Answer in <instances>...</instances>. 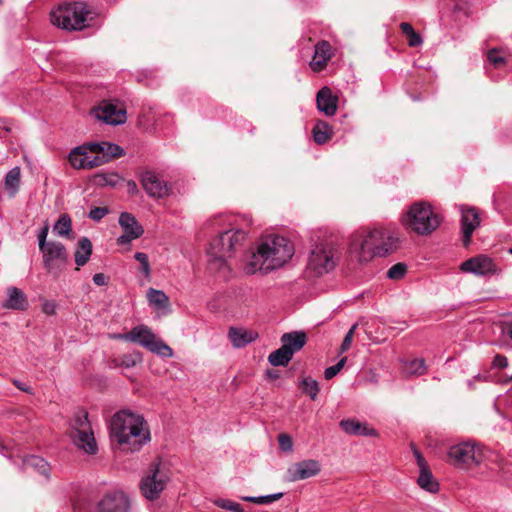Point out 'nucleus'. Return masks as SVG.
<instances>
[{"label": "nucleus", "instance_id": "50", "mask_svg": "<svg viewBox=\"0 0 512 512\" xmlns=\"http://www.w3.org/2000/svg\"><path fill=\"white\" fill-rule=\"evenodd\" d=\"M109 212L106 207H94L89 212V218L94 221H100Z\"/></svg>", "mask_w": 512, "mask_h": 512}, {"label": "nucleus", "instance_id": "47", "mask_svg": "<svg viewBox=\"0 0 512 512\" xmlns=\"http://www.w3.org/2000/svg\"><path fill=\"white\" fill-rule=\"evenodd\" d=\"M346 361H347V357H343L339 360V362L337 364L326 368V370L324 372L325 379L330 380L333 377H335L341 371V369L344 367Z\"/></svg>", "mask_w": 512, "mask_h": 512}, {"label": "nucleus", "instance_id": "4", "mask_svg": "<svg viewBox=\"0 0 512 512\" xmlns=\"http://www.w3.org/2000/svg\"><path fill=\"white\" fill-rule=\"evenodd\" d=\"M246 238V232L241 229H230L220 233L209 245V268L220 270L227 265V258L231 257L238 246Z\"/></svg>", "mask_w": 512, "mask_h": 512}, {"label": "nucleus", "instance_id": "12", "mask_svg": "<svg viewBox=\"0 0 512 512\" xmlns=\"http://www.w3.org/2000/svg\"><path fill=\"white\" fill-rule=\"evenodd\" d=\"M460 270L477 276H485L487 274H494L497 271V268L496 264L490 257L481 254L462 262Z\"/></svg>", "mask_w": 512, "mask_h": 512}, {"label": "nucleus", "instance_id": "42", "mask_svg": "<svg viewBox=\"0 0 512 512\" xmlns=\"http://www.w3.org/2000/svg\"><path fill=\"white\" fill-rule=\"evenodd\" d=\"M301 389L305 393L309 394L312 400H315V398L319 392L318 383L311 378L303 379V381L301 383Z\"/></svg>", "mask_w": 512, "mask_h": 512}, {"label": "nucleus", "instance_id": "38", "mask_svg": "<svg viewBox=\"0 0 512 512\" xmlns=\"http://www.w3.org/2000/svg\"><path fill=\"white\" fill-rule=\"evenodd\" d=\"M426 371L425 361L423 359H413L405 363L403 372L408 376H420Z\"/></svg>", "mask_w": 512, "mask_h": 512}, {"label": "nucleus", "instance_id": "29", "mask_svg": "<svg viewBox=\"0 0 512 512\" xmlns=\"http://www.w3.org/2000/svg\"><path fill=\"white\" fill-rule=\"evenodd\" d=\"M292 357V351L286 346H281L268 356V361L273 366H287Z\"/></svg>", "mask_w": 512, "mask_h": 512}, {"label": "nucleus", "instance_id": "57", "mask_svg": "<svg viewBox=\"0 0 512 512\" xmlns=\"http://www.w3.org/2000/svg\"><path fill=\"white\" fill-rule=\"evenodd\" d=\"M13 384L18 388L20 389L21 391H24V392H27V393H31V388L29 386H27L26 384L18 381V380H14L13 381Z\"/></svg>", "mask_w": 512, "mask_h": 512}, {"label": "nucleus", "instance_id": "51", "mask_svg": "<svg viewBox=\"0 0 512 512\" xmlns=\"http://www.w3.org/2000/svg\"><path fill=\"white\" fill-rule=\"evenodd\" d=\"M48 231H49V225H48V223H46L43 226V228L41 229L40 233L38 234V244H39L40 251L44 250L49 245V242L46 240Z\"/></svg>", "mask_w": 512, "mask_h": 512}, {"label": "nucleus", "instance_id": "3", "mask_svg": "<svg viewBox=\"0 0 512 512\" xmlns=\"http://www.w3.org/2000/svg\"><path fill=\"white\" fill-rule=\"evenodd\" d=\"M394 235L387 229L375 228L354 234L350 250L356 253L359 262H369L375 256H386L397 248Z\"/></svg>", "mask_w": 512, "mask_h": 512}, {"label": "nucleus", "instance_id": "39", "mask_svg": "<svg viewBox=\"0 0 512 512\" xmlns=\"http://www.w3.org/2000/svg\"><path fill=\"white\" fill-rule=\"evenodd\" d=\"M96 183L99 185L116 186L121 180L120 176L116 173H100L95 175Z\"/></svg>", "mask_w": 512, "mask_h": 512}, {"label": "nucleus", "instance_id": "30", "mask_svg": "<svg viewBox=\"0 0 512 512\" xmlns=\"http://www.w3.org/2000/svg\"><path fill=\"white\" fill-rule=\"evenodd\" d=\"M312 132H313L314 141L319 145L326 143L332 137V129L329 126V124L324 121H319L313 127Z\"/></svg>", "mask_w": 512, "mask_h": 512}, {"label": "nucleus", "instance_id": "31", "mask_svg": "<svg viewBox=\"0 0 512 512\" xmlns=\"http://www.w3.org/2000/svg\"><path fill=\"white\" fill-rule=\"evenodd\" d=\"M142 356L138 351H134L128 354H124L118 358H114L111 361L113 367H134L137 363L141 362Z\"/></svg>", "mask_w": 512, "mask_h": 512}, {"label": "nucleus", "instance_id": "34", "mask_svg": "<svg viewBox=\"0 0 512 512\" xmlns=\"http://www.w3.org/2000/svg\"><path fill=\"white\" fill-rule=\"evenodd\" d=\"M26 469L31 468L40 473L41 475L48 476L49 464L41 457L31 455L24 460Z\"/></svg>", "mask_w": 512, "mask_h": 512}, {"label": "nucleus", "instance_id": "7", "mask_svg": "<svg viewBox=\"0 0 512 512\" xmlns=\"http://www.w3.org/2000/svg\"><path fill=\"white\" fill-rule=\"evenodd\" d=\"M171 479L170 469L161 460L153 461L140 482V492L148 500H156Z\"/></svg>", "mask_w": 512, "mask_h": 512}, {"label": "nucleus", "instance_id": "54", "mask_svg": "<svg viewBox=\"0 0 512 512\" xmlns=\"http://www.w3.org/2000/svg\"><path fill=\"white\" fill-rule=\"evenodd\" d=\"M93 282L98 286L106 285L108 278L103 273H96L93 276Z\"/></svg>", "mask_w": 512, "mask_h": 512}, {"label": "nucleus", "instance_id": "33", "mask_svg": "<svg viewBox=\"0 0 512 512\" xmlns=\"http://www.w3.org/2000/svg\"><path fill=\"white\" fill-rule=\"evenodd\" d=\"M92 149L91 143L83 144L79 147L74 148L69 154V162L72 167L76 169H85L84 164V150Z\"/></svg>", "mask_w": 512, "mask_h": 512}, {"label": "nucleus", "instance_id": "22", "mask_svg": "<svg viewBox=\"0 0 512 512\" xmlns=\"http://www.w3.org/2000/svg\"><path fill=\"white\" fill-rule=\"evenodd\" d=\"M317 108L327 116H333L337 111L338 97L333 95L329 87H323L316 95Z\"/></svg>", "mask_w": 512, "mask_h": 512}, {"label": "nucleus", "instance_id": "59", "mask_svg": "<svg viewBox=\"0 0 512 512\" xmlns=\"http://www.w3.org/2000/svg\"><path fill=\"white\" fill-rule=\"evenodd\" d=\"M506 333L509 335V337L512 340V323L507 327Z\"/></svg>", "mask_w": 512, "mask_h": 512}, {"label": "nucleus", "instance_id": "45", "mask_svg": "<svg viewBox=\"0 0 512 512\" xmlns=\"http://www.w3.org/2000/svg\"><path fill=\"white\" fill-rule=\"evenodd\" d=\"M215 504L218 507L229 510L231 512H244V508L242 507V505L228 499H217L215 501Z\"/></svg>", "mask_w": 512, "mask_h": 512}, {"label": "nucleus", "instance_id": "1", "mask_svg": "<svg viewBox=\"0 0 512 512\" xmlns=\"http://www.w3.org/2000/svg\"><path fill=\"white\" fill-rule=\"evenodd\" d=\"M294 254V246L287 238L279 235H267L262 238L257 251L252 254L247 272L262 271L268 273L284 265Z\"/></svg>", "mask_w": 512, "mask_h": 512}, {"label": "nucleus", "instance_id": "58", "mask_svg": "<svg viewBox=\"0 0 512 512\" xmlns=\"http://www.w3.org/2000/svg\"><path fill=\"white\" fill-rule=\"evenodd\" d=\"M267 375L271 379H277L279 377V374L276 370H268Z\"/></svg>", "mask_w": 512, "mask_h": 512}, {"label": "nucleus", "instance_id": "18", "mask_svg": "<svg viewBox=\"0 0 512 512\" xmlns=\"http://www.w3.org/2000/svg\"><path fill=\"white\" fill-rule=\"evenodd\" d=\"M320 464L318 461L309 459L303 460L291 465L288 469L290 481H298L308 479L320 472Z\"/></svg>", "mask_w": 512, "mask_h": 512}, {"label": "nucleus", "instance_id": "52", "mask_svg": "<svg viewBox=\"0 0 512 512\" xmlns=\"http://www.w3.org/2000/svg\"><path fill=\"white\" fill-rule=\"evenodd\" d=\"M278 442L282 450L289 451L292 449L293 442L288 434H280L278 436Z\"/></svg>", "mask_w": 512, "mask_h": 512}, {"label": "nucleus", "instance_id": "14", "mask_svg": "<svg viewBox=\"0 0 512 512\" xmlns=\"http://www.w3.org/2000/svg\"><path fill=\"white\" fill-rule=\"evenodd\" d=\"M141 184L143 189L150 197L164 198L169 195L170 188L167 183L162 181L154 172L145 171L141 175Z\"/></svg>", "mask_w": 512, "mask_h": 512}, {"label": "nucleus", "instance_id": "53", "mask_svg": "<svg viewBox=\"0 0 512 512\" xmlns=\"http://www.w3.org/2000/svg\"><path fill=\"white\" fill-rule=\"evenodd\" d=\"M493 364L499 368H506L508 366V359L503 355H496L493 360Z\"/></svg>", "mask_w": 512, "mask_h": 512}, {"label": "nucleus", "instance_id": "61", "mask_svg": "<svg viewBox=\"0 0 512 512\" xmlns=\"http://www.w3.org/2000/svg\"><path fill=\"white\" fill-rule=\"evenodd\" d=\"M509 380H512V376L510 377V379H509Z\"/></svg>", "mask_w": 512, "mask_h": 512}, {"label": "nucleus", "instance_id": "41", "mask_svg": "<svg viewBox=\"0 0 512 512\" xmlns=\"http://www.w3.org/2000/svg\"><path fill=\"white\" fill-rule=\"evenodd\" d=\"M151 352L156 353L163 357H172L173 351L172 349L165 344L162 340L156 339L149 349Z\"/></svg>", "mask_w": 512, "mask_h": 512}, {"label": "nucleus", "instance_id": "20", "mask_svg": "<svg viewBox=\"0 0 512 512\" xmlns=\"http://www.w3.org/2000/svg\"><path fill=\"white\" fill-rule=\"evenodd\" d=\"M118 338L125 339L127 341L135 342L140 344L141 346L147 348L148 350L151 348L152 344L157 339L156 336L152 333V331L144 325H139L131 329L128 333L118 335Z\"/></svg>", "mask_w": 512, "mask_h": 512}, {"label": "nucleus", "instance_id": "56", "mask_svg": "<svg viewBox=\"0 0 512 512\" xmlns=\"http://www.w3.org/2000/svg\"><path fill=\"white\" fill-rule=\"evenodd\" d=\"M127 188H128V193L132 194V195L137 194L138 191H139L138 187H137V184L134 181H132V180L128 181Z\"/></svg>", "mask_w": 512, "mask_h": 512}, {"label": "nucleus", "instance_id": "23", "mask_svg": "<svg viewBox=\"0 0 512 512\" xmlns=\"http://www.w3.org/2000/svg\"><path fill=\"white\" fill-rule=\"evenodd\" d=\"M341 429L349 435L378 436L377 431L354 418L343 419L339 423Z\"/></svg>", "mask_w": 512, "mask_h": 512}, {"label": "nucleus", "instance_id": "5", "mask_svg": "<svg viewBox=\"0 0 512 512\" xmlns=\"http://www.w3.org/2000/svg\"><path fill=\"white\" fill-rule=\"evenodd\" d=\"M403 224L419 235H428L440 225V218L424 201L413 203L402 218Z\"/></svg>", "mask_w": 512, "mask_h": 512}, {"label": "nucleus", "instance_id": "25", "mask_svg": "<svg viewBox=\"0 0 512 512\" xmlns=\"http://www.w3.org/2000/svg\"><path fill=\"white\" fill-rule=\"evenodd\" d=\"M282 346L288 347L292 351V355L295 352L300 351L307 342V336L305 332H289L284 333L281 336Z\"/></svg>", "mask_w": 512, "mask_h": 512}, {"label": "nucleus", "instance_id": "10", "mask_svg": "<svg viewBox=\"0 0 512 512\" xmlns=\"http://www.w3.org/2000/svg\"><path fill=\"white\" fill-rule=\"evenodd\" d=\"M70 436L74 444L89 454H95L97 444L88 420V413L77 414L74 418Z\"/></svg>", "mask_w": 512, "mask_h": 512}, {"label": "nucleus", "instance_id": "2", "mask_svg": "<svg viewBox=\"0 0 512 512\" xmlns=\"http://www.w3.org/2000/svg\"><path fill=\"white\" fill-rule=\"evenodd\" d=\"M144 418L127 410L117 412L110 421L111 437L131 451L139 450L149 440Z\"/></svg>", "mask_w": 512, "mask_h": 512}, {"label": "nucleus", "instance_id": "40", "mask_svg": "<svg viewBox=\"0 0 512 512\" xmlns=\"http://www.w3.org/2000/svg\"><path fill=\"white\" fill-rule=\"evenodd\" d=\"M83 156L85 158V169H93L103 165L99 153H93L90 149H87L84 150Z\"/></svg>", "mask_w": 512, "mask_h": 512}, {"label": "nucleus", "instance_id": "43", "mask_svg": "<svg viewBox=\"0 0 512 512\" xmlns=\"http://www.w3.org/2000/svg\"><path fill=\"white\" fill-rule=\"evenodd\" d=\"M283 493H276L260 497H243V500L256 504H269L282 498Z\"/></svg>", "mask_w": 512, "mask_h": 512}, {"label": "nucleus", "instance_id": "49", "mask_svg": "<svg viewBox=\"0 0 512 512\" xmlns=\"http://www.w3.org/2000/svg\"><path fill=\"white\" fill-rule=\"evenodd\" d=\"M134 258L141 264V270L145 273L146 276L150 275V264L148 260V256L145 253L137 252Z\"/></svg>", "mask_w": 512, "mask_h": 512}, {"label": "nucleus", "instance_id": "26", "mask_svg": "<svg viewBox=\"0 0 512 512\" xmlns=\"http://www.w3.org/2000/svg\"><path fill=\"white\" fill-rule=\"evenodd\" d=\"M229 339L234 347H244L252 342L256 336L253 331H247L241 328L231 327L228 332Z\"/></svg>", "mask_w": 512, "mask_h": 512}, {"label": "nucleus", "instance_id": "60", "mask_svg": "<svg viewBox=\"0 0 512 512\" xmlns=\"http://www.w3.org/2000/svg\"><path fill=\"white\" fill-rule=\"evenodd\" d=\"M509 253L512 254V247L509 249Z\"/></svg>", "mask_w": 512, "mask_h": 512}, {"label": "nucleus", "instance_id": "17", "mask_svg": "<svg viewBox=\"0 0 512 512\" xmlns=\"http://www.w3.org/2000/svg\"><path fill=\"white\" fill-rule=\"evenodd\" d=\"M43 254V264L48 272H52L56 262L64 264L68 260V252L65 246L60 242H49V245L41 250Z\"/></svg>", "mask_w": 512, "mask_h": 512}, {"label": "nucleus", "instance_id": "37", "mask_svg": "<svg viewBox=\"0 0 512 512\" xmlns=\"http://www.w3.org/2000/svg\"><path fill=\"white\" fill-rule=\"evenodd\" d=\"M53 231L62 237L69 236L72 231L70 216L68 214H61L53 227Z\"/></svg>", "mask_w": 512, "mask_h": 512}, {"label": "nucleus", "instance_id": "19", "mask_svg": "<svg viewBox=\"0 0 512 512\" xmlns=\"http://www.w3.org/2000/svg\"><path fill=\"white\" fill-rule=\"evenodd\" d=\"M414 455L420 470V474L417 479L418 485L430 493H436L439 490V484L433 477L426 460L417 449L414 450Z\"/></svg>", "mask_w": 512, "mask_h": 512}, {"label": "nucleus", "instance_id": "13", "mask_svg": "<svg viewBox=\"0 0 512 512\" xmlns=\"http://www.w3.org/2000/svg\"><path fill=\"white\" fill-rule=\"evenodd\" d=\"M481 219L478 211L473 207H463L461 213L462 242L468 247L472 241L473 232L480 226Z\"/></svg>", "mask_w": 512, "mask_h": 512}, {"label": "nucleus", "instance_id": "27", "mask_svg": "<svg viewBox=\"0 0 512 512\" xmlns=\"http://www.w3.org/2000/svg\"><path fill=\"white\" fill-rule=\"evenodd\" d=\"M92 254V243L87 237H82L78 241L77 250L74 257L78 266L85 265Z\"/></svg>", "mask_w": 512, "mask_h": 512}, {"label": "nucleus", "instance_id": "6", "mask_svg": "<svg viewBox=\"0 0 512 512\" xmlns=\"http://www.w3.org/2000/svg\"><path fill=\"white\" fill-rule=\"evenodd\" d=\"M88 14L87 5L83 2H64L51 12L50 17L53 25L72 31L84 28Z\"/></svg>", "mask_w": 512, "mask_h": 512}, {"label": "nucleus", "instance_id": "46", "mask_svg": "<svg viewBox=\"0 0 512 512\" xmlns=\"http://www.w3.org/2000/svg\"><path fill=\"white\" fill-rule=\"evenodd\" d=\"M407 271V266L404 263H397L393 265L388 271L387 276L390 279H401Z\"/></svg>", "mask_w": 512, "mask_h": 512}, {"label": "nucleus", "instance_id": "15", "mask_svg": "<svg viewBox=\"0 0 512 512\" xmlns=\"http://www.w3.org/2000/svg\"><path fill=\"white\" fill-rule=\"evenodd\" d=\"M119 224L124 233L117 239L118 244L130 243L132 240L139 238L144 232L136 218L128 212L121 213Z\"/></svg>", "mask_w": 512, "mask_h": 512}, {"label": "nucleus", "instance_id": "55", "mask_svg": "<svg viewBox=\"0 0 512 512\" xmlns=\"http://www.w3.org/2000/svg\"><path fill=\"white\" fill-rule=\"evenodd\" d=\"M42 310L47 315H53L55 313V304L53 302H45Z\"/></svg>", "mask_w": 512, "mask_h": 512}, {"label": "nucleus", "instance_id": "24", "mask_svg": "<svg viewBox=\"0 0 512 512\" xmlns=\"http://www.w3.org/2000/svg\"><path fill=\"white\" fill-rule=\"evenodd\" d=\"M91 148V152L99 153L102 164L119 158L124 154V151L120 146L107 142L91 143Z\"/></svg>", "mask_w": 512, "mask_h": 512}, {"label": "nucleus", "instance_id": "16", "mask_svg": "<svg viewBox=\"0 0 512 512\" xmlns=\"http://www.w3.org/2000/svg\"><path fill=\"white\" fill-rule=\"evenodd\" d=\"M95 116L107 124H121L126 120V110L111 102L103 101L94 110Z\"/></svg>", "mask_w": 512, "mask_h": 512}, {"label": "nucleus", "instance_id": "8", "mask_svg": "<svg viewBox=\"0 0 512 512\" xmlns=\"http://www.w3.org/2000/svg\"><path fill=\"white\" fill-rule=\"evenodd\" d=\"M484 458L482 448L471 441L461 442L450 447L447 461L450 465L461 470L477 467Z\"/></svg>", "mask_w": 512, "mask_h": 512}, {"label": "nucleus", "instance_id": "48", "mask_svg": "<svg viewBox=\"0 0 512 512\" xmlns=\"http://www.w3.org/2000/svg\"><path fill=\"white\" fill-rule=\"evenodd\" d=\"M357 327H358V324L355 323L354 325L351 326V328L345 335V337L342 341V344L340 346V353H344L350 349Z\"/></svg>", "mask_w": 512, "mask_h": 512}, {"label": "nucleus", "instance_id": "11", "mask_svg": "<svg viewBox=\"0 0 512 512\" xmlns=\"http://www.w3.org/2000/svg\"><path fill=\"white\" fill-rule=\"evenodd\" d=\"M131 501L120 491L105 494L88 512H130Z\"/></svg>", "mask_w": 512, "mask_h": 512}, {"label": "nucleus", "instance_id": "9", "mask_svg": "<svg viewBox=\"0 0 512 512\" xmlns=\"http://www.w3.org/2000/svg\"><path fill=\"white\" fill-rule=\"evenodd\" d=\"M336 265V248L333 242L323 241L316 244L309 255L307 268L316 276L331 271Z\"/></svg>", "mask_w": 512, "mask_h": 512}, {"label": "nucleus", "instance_id": "35", "mask_svg": "<svg viewBox=\"0 0 512 512\" xmlns=\"http://www.w3.org/2000/svg\"><path fill=\"white\" fill-rule=\"evenodd\" d=\"M400 29L403 35L406 36L410 47H417L422 44L423 39L421 35L414 30L410 23L402 22L400 24Z\"/></svg>", "mask_w": 512, "mask_h": 512}, {"label": "nucleus", "instance_id": "28", "mask_svg": "<svg viewBox=\"0 0 512 512\" xmlns=\"http://www.w3.org/2000/svg\"><path fill=\"white\" fill-rule=\"evenodd\" d=\"M21 170L19 167L12 168L5 176L4 186L9 197H14L20 188Z\"/></svg>", "mask_w": 512, "mask_h": 512}, {"label": "nucleus", "instance_id": "36", "mask_svg": "<svg viewBox=\"0 0 512 512\" xmlns=\"http://www.w3.org/2000/svg\"><path fill=\"white\" fill-rule=\"evenodd\" d=\"M147 299L151 305L157 308H166L169 303L167 295L163 291L154 288L148 290Z\"/></svg>", "mask_w": 512, "mask_h": 512}, {"label": "nucleus", "instance_id": "32", "mask_svg": "<svg viewBox=\"0 0 512 512\" xmlns=\"http://www.w3.org/2000/svg\"><path fill=\"white\" fill-rule=\"evenodd\" d=\"M9 299L7 301V306L12 309L23 310L27 306V300L23 294V292L16 288L12 287L8 289Z\"/></svg>", "mask_w": 512, "mask_h": 512}, {"label": "nucleus", "instance_id": "44", "mask_svg": "<svg viewBox=\"0 0 512 512\" xmlns=\"http://www.w3.org/2000/svg\"><path fill=\"white\" fill-rule=\"evenodd\" d=\"M487 59L495 68H499L506 63L505 58L500 54V50L496 48L487 52Z\"/></svg>", "mask_w": 512, "mask_h": 512}, {"label": "nucleus", "instance_id": "21", "mask_svg": "<svg viewBox=\"0 0 512 512\" xmlns=\"http://www.w3.org/2000/svg\"><path fill=\"white\" fill-rule=\"evenodd\" d=\"M332 57L331 45L328 41L322 40L315 45L314 57L310 67L314 72H321L327 66Z\"/></svg>", "mask_w": 512, "mask_h": 512}]
</instances>
